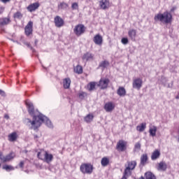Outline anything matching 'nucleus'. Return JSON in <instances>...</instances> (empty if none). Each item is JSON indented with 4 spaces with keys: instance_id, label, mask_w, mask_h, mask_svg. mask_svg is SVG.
<instances>
[{
    "instance_id": "nucleus-5",
    "label": "nucleus",
    "mask_w": 179,
    "mask_h": 179,
    "mask_svg": "<svg viewBox=\"0 0 179 179\" xmlns=\"http://www.w3.org/2000/svg\"><path fill=\"white\" fill-rule=\"evenodd\" d=\"M27 107L28 108L29 115L33 117V120H34V117H38V110H34V106L31 102H27Z\"/></svg>"
},
{
    "instance_id": "nucleus-25",
    "label": "nucleus",
    "mask_w": 179,
    "mask_h": 179,
    "mask_svg": "<svg viewBox=\"0 0 179 179\" xmlns=\"http://www.w3.org/2000/svg\"><path fill=\"white\" fill-rule=\"evenodd\" d=\"M156 132H157V127L156 126H153L149 130L150 136H156Z\"/></svg>"
},
{
    "instance_id": "nucleus-26",
    "label": "nucleus",
    "mask_w": 179,
    "mask_h": 179,
    "mask_svg": "<svg viewBox=\"0 0 179 179\" xmlns=\"http://www.w3.org/2000/svg\"><path fill=\"white\" fill-rule=\"evenodd\" d=\"M136 129L139 132H143L146 129V123H142L141 125L137 126Z\"/></svg>"
},
{
    "instance_id": "nucleus-29",
    "label": "nucleus",
    "mask_w": 179,
    "mask_h": 179,
    "mask_svg": "<svg viewBox=\"0 0 179 179\" xmlns=\"http://www.w3.org/2000/svg\"><path fill=\"white\" fill-rule=\"evenodd\" d=\"M108 65H110V63L108 62V61L104 60L99 64V67L103 68L104 69L105 68H107Z\"/></svg>"
},
{
    "instance_id": "nucleus-44",
    "label": "nucleus",
    "mask_w": 179,
    "mask_h": 179,
    "mask_svg": "<svg viewBox=\"0 0 179 179\" xmlns=\"http://www.w3.org/2000/svg\"><path fill=\"white\" fill-rule=\"evenodd\" d=\"M0 96H2L3 97H5L6 96L5 91L0 90Z\"/></svg>"
},
{
    "instance_id": "nucleus-23",
    "label": "nucleus",
    "mask_w": 179,
    "mask_h": 179,
    "mask_svg": "<svg viewBox=\"0 0 179 179\" xmlns=\"http://www.w3.org/2000/svg\"><path fill=\"white\" fill-rule=\"evenodd\" d=\"M17 139V134L16 132H13L8 135V141L10 142H15Z\"/></svg>"
},
{
    "instance_id": "nucleus-8",
    "label": "nucleus",
    "mask_w": 179,
    "mask_h": 179,
    "mask_svg": "<svg viewBox=\"0 0 179 179\" xmlns=\"http://www.w3.org/2000/svg\"><path fill=\"white\" fill-rule=\"evenodd\" d=\"M108 83H110V80L108 78H101L98 86L102 90L107 89V87H108Z\"/></svg>"
},
{
    "instance_id": "nucleus-20",
    "label": "nucleus",
    "mask_w": 179,
    "mask_h": 179,
    "mask_svg": "<svg viewBox=\"0 0 179 179\" xmlns=\"http://www.w3.org/2000/svg\"><path fill=\"white\" fill-rule=\"evenodd\" d=\"M129 37H130L131 40L135 41V38L136 37V30L135 29H130L128 32Z\"/></svg>"
},
{
    "instance_id": "nucleus-48",
    "label": "nucleus",
    "mask_w": 179,
    "mask_h": 179,
    "mask_svg": "<svg viewBox=\"0 0 179 179\" xmlns=\"http://www.w3.org/2000/svg\"><path fill=\"white\" fill-rule=\"evenodd\" d=\"M176 9H177L176 6H173L171 9V12H174L176 10Z\"/></svg>"
},
{
    "instance_id": "nucleus-19",
    "label": "nucleus",
    "mask_w": 179,
    "mask_h": 179,
    "mask_svg": "<svg viewBox=\"0 0 179 179\" xmlns=\"http://www.w3.org/2000/svg\"><path fill=\"white\" fill-rule=\"evenodd\" d=\"M63 87L65 89H69L71 87V78H66L63 80Z\"/></svg>"
},
{
    "instance_id": "nucleus-37",
    "label": "nucleus",
    "mask_w": 179,
    "mask_h": 179,
    "mask_svg": "<svg viewBox=\"0 0 179 179\" xmlns=\"http://www.w3.org/2000/svg\"><path fill=\"white\" fill-rule=\"evenodd\" d=\"M9 22H10V19L3 18V21L0 22V24H1V26H5V24H8Z\"/></svg>"
},
{
    "instance_id": "nucleus-30",
    "label": "nucleus",
    "mask_w": 179,
    "mask_h": 179,
    "mask_svg": "<svg viewBox=\"0 0 179 179\" xmlns=\"http://www.w3.org/2000/svg\"><path fill=\"white\" fill-rule=\"evenodd\" d=\"M74 71L76 73H78L79 75H80V73H83V68L80 66L78 65L75 69H74Z\"/></svg>"
},
{
    "instance_id": "nucleus-35",
    "label": "nucleus",
    "mask_w": 179,
    "mask_h": 179,
    "mask_svg": "<svg viewBox=\"0 0 179 179\" xmlns=\"http://www.w3.org/2000/svg\"><path fill=\"white\" fill-rule=\"evenodd\" d=\"M12 159H13L12 154H9L3 158V162L5 163L6 162H9V160H12Z\"/></svg>"
},
{
    "instance_id": "nucleus-2",
    "label": "nucleus",
    "mask_w": 179,
    "mask_h": 179,
    "mask_svg": "<svg viewBox=\"0 0 179 179\" xmlns=\"http://www.w3.org/2000/svg\"><path fill=\"white\" fill-rule=\"evenodd\" d=\"M173 16L169 12H164V13H159L157 15L155 16L154 20L155 22H162V23H165L166 24H168V23H170L171 22Z\"/></svg>"
},
{
    "instance_id": "nucleus-47",
    "label": "nucleus",
    "mask_w": 179,
    "mask_h": 179,
    "mask_svg": "<svg viewBox=\"0 0 179 179\" xmlns=\"http://www.w3.org/2000/svg\"><path fill=\"white\" fill-rule=\"evenodd\" d=\"M23 166H24V162H20V167L23 168Z\"/></svg>"
},
{
    "instance_id": "nucleus-15",
    "label": "nucleus",
    "mask_w": 179,
    "mask_h": 179,
    "mask_svg": "<svg viewBox=\"0 0 179 179\" xmlns=\"http://www.w3.org/2000/svg\"><path fill=\"white\" fill-rule=\"evenodd\" d=\"M125 141L120 140L117 143V150H120L121 152H124L125 150V146H126Z\"/></svg>"
},
{
    "instance_id": "nucleus-13",
    "label": "nucleus",
    "mask_w": 179,
    "mask_h": 179,
    "mask_svg": "<svg viewBox=\"0 0 179 179\" xmlns=\"http://www.w3.org/2000/svg\"><path fill=\"white\" fill-rule=\"evenodd\" d=\"M114 108H115V106L113 102H108L104 106V110L106 113H111Z\"/></svg>"
},
{
    "instance_id": "nucleus-10",
    "label": "nucleus",
    "mask_w": 179,
    "mask_h": 179,
    "mask_svg": "<svg viewBox=\"0 0 179 179\" xmlns=\"http://www.w3.org/2000/svg\"><path fill=\"white\" fill-rule=\"evenodd\" d=\"M24 30L26 36H30L33 33V22L29 21L25 27Z\"/></svg>"
},
{
    "instance_id": "nucleus-11",
    "label": "nucleus",
    "mask_w": 179,
    "mask_h": 179,
    "mask_svg": "<svg viewBox=\"0 0 179 179\" xmlns=\"http://www.w3.org/2000/svg\"><path fill=\"white\" fill-rule=\"evenodd\" d=\"M99 6L101 9L106 10V9H108L110 8V1L108 0H101L99 1Z\"/></svg>"
},
{
    "instance_id": "nucleus-33",
    "label": "nucleus",
    "mask_w": 179,
    "mask_h": 179,
    "mask_svg": "<svg viewBox=\"0 0 179 179\" xmlns=\"http://www.w3.org/2000/svg\"><path fill=\"white\" fill-rule=\"evenodd\" d=\"M131 170L130 168L126 167L124 172V177H129L131 176Z\"/></svg>"
},
{
    "instance_id": "nucleus-24",
    "label": "nucleus",
    "mask_w": 179,
    "mask_h": 179,
    "mask_svg": "<svg viewBox=\"0 0 179 179\" xmlns=\"http://www.w3.org/2000/svg\"><path fill=\"white\" fill-rule=\"evenodd\" d=\"M148 162V154H143L141 157V166H145Z\"/></svg>"
},
{
    "instance_id": "nucleus-53",
    "label": "nucleus",
    "mask_w": 179,
    "mask_h": 179,
    "mask_svg": "<svg viewBox=\"0 0 179 179\" xmlns=\"http://www.w3.org/2000/svg\"><path fill=\"white\" fill-rule=\"evenodd\" d=\"M8 40H10V41H13V43H15L16 42V41H15V40H13L12 38H8Z\"/></svg>"
},
{
    "instance_id": "nucleus-6",
    "label": "nucleus",
    "mask_w": 179,
    "mask_h": 179,
    "mask_svg": "<svg viewBox=\"0 0 179 179\" xmlns=\"http://www.w3.org/2000/svg\"><path fill=\"white\" fill-rule=\"evenodd\" d=\"M74 34L79 37L80 36H82L86 31V27L85 25L80 24L75 27L73 29Z\"/></svg>"
},
{
    "instance_id": "nucleus-39",
    "label": "nucleus",
    "mask_w": 179,
    "mask_h": 179,
    "mask_svg": "<svg viewBox=\"0 0 179 179\" xmlns=\"http://www.w3.org/2000/svg\"><path fill=\"white\" fill-rule=\"evenodd\" d=\"M95 87H96V83L92 82L90 83V88H89L90 92H92V90H94Z\"/></svg>"
},
{
    "instance_id": "nucleus-3",
    "label": "nucleus",
    "mask_w": 179,
    "mask_h": 179,
    "mask_svg": "<svg viewBox=\"0 0 179 179\" xmlns=\"http://www.w3.org/2000/svg\"><path fill=\"white\" fill-rule=\"evenodd\" d=\"M37 157L41 160H43V162H45V163H51L52 162V159H54V156L52 154H49L47 151L45 152H38L37 154Z\"/></svg>"
},
{
    "instance_id": "nucleus-31",
    "label": "nucleus",
    "mask_w": 179,
    "mask_h": 179,
    "mask_svg": "<svg viewBox=\"0 0 179 179\" xmlns=\"http://www.w3.org/2000/svg\"><path fill=\"white\" fill-rule=\"evenodd\" d=\"M93 115L89 114L84 118V120L85 122H92V121H93Z\"/></svg>"
},
{
    "instance_id": "nucleus-17",
    "label": "nucleus",
    "mask_w": 179,
    "mask_h": 179,
    "mask_svg": "<svg viewBox=\"0 0 179 179\" xmlns=\"http://www.w3.org/2000/svg\"><path fill=\"white\" fill-rule=\"evenodd\" d=\"M117 94L120 97H124L127 94V90L124 87H119L118 90H117Z\"/></svg>"
},
{
    "instance_id": "nucleus-28",
    "label": "nucleus",
    "mask_w": 179,
    "mask_h": 179,
    "mask_svg": "<svg viewBox=\"0 0 179 179\" xmlns=\"http://www.w3.org/2000/svg\"><path fill=\"white\" fill-rule=\"evenodd\" d=\"M145 179H156V176L152 172H146L145 173Z\"/></svg>"
},
{
    "instance_id": "nucleus-14",
    "label": "nucleus",
    "mask_w": 179,
    "mask_h": 179,
    "mask_svg": "<svg viewBox=\"0 0 179 179\" xmlns=\"http://www.w3.org/2000/svg\"><path fill=\"white\" fill-rule=\"evenodd\" d=\"M55 24L56 27H62L64 26V20L59 16H56L55 17Z\"/></svg>"
},
{
    "instance_id": "nucleus-7",
    "label": "nucleus",
    "mask_w": 179,
    "mask_h": 179,
    "mask_svg": "<svg viewBox=\"0 0 179 179\" xmlns=\"http://www.w3.org/2000/svg\"><path fill=\"white\" fill-rule=\"evenodd\" d=\"M142 85H143V81L141 78H135L133 80V89L141 90V88L142 87Z\"/></svg>"
},
{
    "instance_id": "nucleus-42",
    "label": "nucleus",
    "mask_w": 179,
    "mask_h": 179,
    "mask_svg": "<svg viewBox=\"0 0 179 179\" xmlns=\"http://www.w3.org/2000/svg\"><path fill=\"white\" fill-rule=\"evenodd\" d=\"M86 96V93L85 92H80L78 96L80 99H83V98Z\"/></svg>"
},
{
    "instance_id": "nucleus-12",
    "label": "nucleus",
    "mask_w": 179,
    "mask_h": 179,
    "mask_svg": "<svg viewBox=\"0 0 179 179\" xmlns=\"http://www.w3.org/2000/svg\"><path fill=\"white\" fill-rule=\"evenodd\" d=\"M93 41L96 45H101L103 44V36L98 34L94 36Z\"/></svg>"
},
{
    "instance_id": "nucleus-49",
    "label": "nucleus",
    "mask_w": 179,
    "mask_h": 179,
    "mask_svg": "<svg viewBox=\"0 0 179 179\" xmlns=\"http://www.w3.org/2000/svg\"><path fill=\"white\" fill-rule=\"evenodd\" d=\"M38 43V40L36 39L34 42V45L36 47H37V43Z\"/></svg>"
},
{
    "instance_id": "nucleus-54",
    "label": "nucleus",
    "mask_w": 179,
    "mask_h": 179,
    "mask_svg": "<svg viewBox=\"0 0 179 179\" xmlns=\"http://www.w3.org/2000/svg\"><path fill=\"white\" fill-rule=\"evenodd\" d=\"M176 99L177 100H178V99H179V94H178V95H177V96H176Z\"/></svg>"
},
{
    "instance_id": "nucleus-57",
    "label": "nucleus",
    "mask_w": 179,
    "mask_h": 179,
    "mask_svg": "<svg viewBox=\"0 0 179 179\" xmlns=\"http://www.w3.org/2000/svg\"><path fill=\"white\" fill-rule=\"evenodd\" d=\"M0 167H1V164H0Z\"/></svg>"
},
{
    "instance_id": "nucleus-16",
    "label": "nucleus",
    "mask_w": 179,
    "mask_h": 179,
    "mask_svg": "<svg viewBox=\"0 0 179 179\" xmlns=\"http://www.w3.org/2000/svg\"><path fill=\"white\" fill-rule=\"evenodd\" d=\"M93 58H94V55H92V53L90 52H87L84 54L83 56V60L86 61V62H87V61L93 60Z\"/></svg>"
},
{
    "instance_id": "nucleus-50",
    "label": "nucleus",
    "mask_w": 179,
    "mask_h": 179,
    "mask_svg": "<svg viewBox=\"0 0 179 179\" xmlns=\"http://www.w3.org/2000/svg\"><path fill=\"white\" fill-rule=\"evenodd\" d=\"M4 118H6V120H9V115H5Z\"/></svg>"
},
{
    "instance_id": "nucleus-45",
    "label": "nucleus",
    "mask_w": 179,
    "mask_h": 179,
    "mask_svg": "<svg viewBox=\"0 0 179 179\" xmlns=\"http://www.w3.org/2000/svg\"><path fill=\"white\" fill-rule=\"evenodd\" d=\"M3 3H8V2H10V0H0Z\"/></svg>"
},
{
    "instance_id": "nucleus-43",
    "label": "nucleus",
    "mask_w": 179,
    "mask_h": 179,
    "mask_svg": "<svg viewBox=\"0 0 179 179\" xmlns=\"http://www.w3.org/2000/svg\"><path fill=\"white\" fill-rule=\"evenodd\" d=\"M121 41L122 44L127 45L128 43V38H122Z\"/></svg>"
},
{
    "instance_id": "nucleus-52",
    "label": "nucleus",
    "mask_w": 179,
    "mask_h": 179,
    "mask_svg": "<svg viewBox=\"0 0 179 179\" xmlns=\"http://www.w3.org/2000/svg\"><path fill=\"white\" fill-rule=\"evenodd\" d=\"M38 136H37V134H34V139H38Z\"/></svg>"
},
{
    "instance_id": "nucleus-21",
    "label": "nucleus",
    "mask_w": 179,
    "mask_h": 179,
    "mask_svg": "<svg viewBox=\"0 0 179 179\" xmlns=\"http://www.w3.org/2000/svg\"><path fill=\"white\" fill-rule=\"evenodd\" d=\"M159 157H160V151H159V150H155L151 155V159L157 160Z\"/></svg>"
},
{
    "instance_id": "nucleus-55",
    "label": "nucleus",
    "mask_w": 179,
    "mask_h": 179,
    "mask_svg": "<svg viewBox=\"0 0 179 179\" xmlns=\"http://www.w3.org/2000/svg\"><path fill=\"white\" fill-rule=\"evenodd\" d=\"M15 43H17V44L20 45V43H19V41H15Z\"/></svg>"
},
{
    "instance_id": "nucleus-9",
    "label": "nucleus",
    "mask_w": 179,
    "mask_h": 179,
    "mask_svg": "<svg viewBox=\"0 0 179 179\" xmlns=\"http://www.w3.org/2000/svg\"><path fill=\"white\" fill-rule=\"evenodd\" d=\"M40 8V3L38 2H35L34 3H31L27 7L28 12H34Z\"/></svg>"
},
{
    "instance_id": "nucleus-46",
    "label": "nucleus",
    "mask_w": 179,
    "mask_h": 179,
    "mask_svg": "<svg viewBox=\"0 0 179 179\" xmlns=\"http://www.w3.org/2000/svg\"><path fill=\"white\" fill-rule=\"evenodd\" d=\"M4 156L2 155V152H0V160H2V162H3V159H4Z\"/></svg>"
},
{
    "instance_id": "nucleus-18",
    "label": "nucleus",
    "mask_w": 179,
    "mask_h": 179,
    "mask_svg": "<svg viewBox=\"0 0 179 179\" xmlns=\"http://www.w3.org/2000/svg\"><path fill=\"white\" fill-rule=\"evenodd\" d=\"M157 170H159L160 171H166V170H167V164L164 162H159Z\"/></svg>"
},
{
    "instance_id": "nucleus-40",
    "label": "nucleus",
    "mask_w": 179,
    "mask_h": 179,
    "mask_svg": "<svg viewBox=\"0 0 179 179\" xmlns=\"http://www.w3.org/2000/svg\"><path fill=\"white\" fill-rule=\"evenodd\" d=\"M4 170H6V171H8V170H14L12 166L6 165L3 167Z\"/></svg>"
},
{
    "instance_id": "nucleus-56",
    "label": "nucleus",
    "mask_w": 179,
    "mask_h": 179,
    "mask_svg": "<svg viewBox=\"0 0 179 179\" xmlns=\"http://www.w3.org/2000/svg\"><path fill=\"white\" fill-rule=\"evenodd\" d=\"M23 152L24 153H27V150H24Z\"/></svg>"
},
{
    "instance_id": "nucleus-4",
    "label": "nucleus",
    "mask_w": 179,
    "mask_h": 179,
    "mask_svg": "<svg viewBox=\"0 0 179 179\" xmlns=\"http://www.w3.org/2000/svg\"><path fill=\"white\" fill-rule=\"evenodd\" d=\"M80 170L83 174H92L93 173V166L90 164H82Z\"/></svg>"
},
{
    "instance_id": "nucleus-34",
    "label": "nucleus",
    "mask_w": 179,
    "mask_h": 179,
    "mask_svg": "<svg viewBox=\"0 0 179 179\" xmlns=\"http://www.w3.org/2000/svg\"><path fill=\"white\" fill-rule=\"evenodd\" d=\"M13 17H15V19H22L23 17V14H22V13L18 11L14 13Z\"/></svg>"
},
{
    "instance_id": "nucleus-22",
    "label": "nucleus",
    "mask_w": 179,
    "mask_h": 179,
    "mask_svg": "<svg viewBox=\"0 0 179 179\" xmlns=\"http://www.w3.org/2000/svg\"><path fill=\"white\" fill-rule=\"evenodd\" d=\"M101 164L102 167H107V165L110 164V159L107 157H103L101 160Z\"/></svg>"
},
{
    "instance_id": "nucleus-51",
    "label": "nucleus",
    "mask_w": 179,
    "mask_h": 179,
    "mask_svg": "<svg viewBox=\"0 0 179 179\" xmlns=\"http://www.w3.org/2000/svg\"><path fill=\"white\" fill-rule=\"evenodd\" d=\"M3 12V8L1 7L0 8V15Z\"/></svg>"
},
{
    "instance_id": "nucleus-38",
    "label": "nucleus",
    "mask_w": 179,
    "mask_h": 179,
    "mask_svg": "<svg viewBox=\"0 0 179 179\" xmlns=\"http://www.w3.org/2000/svg\"><path fill=\"white\" fill-rule=\"evenodd\" d=\"M23 44H24V45H27V47H28V48H30V50H31L33 52H34L36 51V50L31 47V45H30V43L24 41V42H23Z\"/></svg>"
},
{
    "instance_id": "nucleus-36",
    "label": "nucleus",
    "mask_w": 179,
    "mask_h": 179,
    "mask_svg": "<svg viewBox=\"0 0 179 179\" xmlns=\"http://www.w3.org/2000/svg\"><path fill=\"white\" fill-rule=\"evenodd\" d=\"M141 143L138 142L134 145V152H139L141 150Z\"/></svg>"
},
{
    "instance_id": "nucleus-1",
    "label": "nucleus",
    "mask_w": 179,
    "mask_h": 179,
    "mask_svg": "<svg viewBox=\"0 0 179 179\" xmlns=\"http://www.w3.org/2000/svg\"><path fill=\"white\" fill-rule=\"evenodd\" d=\"M24 122L26 125L29 127V129H34V131L38 129L43 123L45 124L48 128H52L53 127L51 120L41 113H39L38 117H34L32 121L29 118L25 119Z\"/></svg>"
},
{
    "instance_id": "nucleus-27",
    "label": "nucleus",
    "mask_w": 179,
    "mask_h": 179,
    "mask_svg": "<svg viewBox=\"0 0 179 179\" xmlns=\"http://www.w3.org/2000/svg\"><path fill=\"white\" fill-rule=\"evenodd\" d=\"M136 167V161H131L128 162L127 168L130 169L131 170L135 169Z\"/></svg>"
},
{
    "instance_id": "nucleus-32",
    "label": "nucleus",
    "mask_w": 179,
    "mask_h": 179,
    "mask_svg": "<svg viewBox=\"0 0 179 179\" xmlns=\"http://www.w3.org/2000/svg\"><path fill=\"white\" fill-rule=\"evenodd\" d=\"M68 3L65 2H62L58 6V9H67L68 8Z\"/></svg>"
},
{
    "instance_id": "nucleus-41",
    "label": "nucleus",
    "mask_w": 179,
    "mask_h": 179,
    "mask_svg": "<svg viewBox=\"0 0 179 179\" xmlns=\"http://www.w3.org/2000/svg\"><path fill=\"white\" fill-rule=\"evenodd\" d=\"M78 3H73L72 5H71V8L73 10H76L78 9Z\"/></svg>"
}]
</instances>
